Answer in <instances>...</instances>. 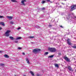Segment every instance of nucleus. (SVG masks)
<instances>
[{
    "label": "nucleus",
    "instance_id": "nucleus-1",
    "mask_svg": "<svg viewBox=\"0 0 76 76\" xmlns=\"http://www.w3.org/2000/svg\"><path fill=\"white\" fill-rule=\"evenodd\" d=\"M41 49L38 48H36L33 50V53L34 54H37L38 52L40 51Z\"/></svg>",
    "mask_w": 76,
    "mask_h": 76
},
{
    "label": "nucleus",
    "instance_id": "nucleus-2",
    "mask_svg": "<svg viewBox=\"0 0 76 76\" xmlns=\"http://www.w3.org/2000/svg\"><path fill=\"white\" fill-rule=\"evenodd\" d=\"M48 49L51 53H55L56 51V49L54 48H49Z\"/></svg>",
    "mask_w": 76,
    "mask_h": 76
},
{
    "label": "nucleus",
    "instance_id": "nucleus-3",
    "mask_svg": "<svg viewBox=\"0 0 76 76\" xmlns=\"http://www.w3.org/2000/svg\"><path fill=\"white\" fill-rule=\"evenodd\" d=\"M10 30H7L6 32L5 33L4 35L5 36H6V37H9V36L10 34H9V33H10Z\"/></svg>",
    "mask_w": 76,
    "mask_h": 76
},
{
    "label": "nucleus",
    "instance_id": "nucleus-4",
    "mask_svg": "<svg viewBox=\"0 0 76 76\" xmlns=\"http://www.w3.org/2000/svg\"><path fill=\"white\" fill-rule=\"evenodd\" d=\"M71 7L72 10L71 11H73V10H74L75 9H76V5L71 6Z\"/></svg>",
    "mask_w": 76,
    "mask_h": 76
},
{
    "label": "nucleus",
    "instance_id": "nucleus-5",
    "mask_svg": "<svg viewBox=\"0 0 76 76\" xmlns=\"http://www.w3.org/2000/svg\"><path fill=\"white\" fill-rule=\"evenodd\" d=\"M25 1H26V0H22L21 1V3L22 4V5L23 6H25Z\"/></svg>",
    "mask_w": 76,
    "mask_h": 76
},
{
    "label": "nucleus",
    "instance_id": "nucleus-6",
    "mask_svg": "<svg viewBox=\"0 0 76 76\" xmlns=\"http://www.w3.org/2000/svg\"><path fill=\"white\" fill-rule=\"evenodd\" d=\"M64 58L66 60V61H70V59L67 57H65Z\"/></svg>",
    "mask_w": 76,
    "mask_h": 76
},
{
    "label": "nucleus",
    "instance_id": "nucleus-7",
    "mask_svg": "<svg viewBox=\"0 0 76 76\" xmlns=\"http://www.w3.org/2000/svg\"><path fill=\"white\" fill-rule=\"evenodd\" d=\"M7 18L9 19V20H12L13 18V17L12 16H7Z\"/></svg>",
    "mask_w": 76,
    "mask_h": 76
},
{
    "label": "nucleus",
    "instance_id": "nucleus-8",
    "mask_svg": "<svg viewBox=\"0 0 76 76\" xmlns=\"http://www.w3.org/2000/svg\"><path fill=\"white\" fill-rule=\"evenodd\" d=\"M26 61H27V63L29 64H30V62H29V60L28 59V58H26Z\"/></svg>",
    "mask_w": 76,
    "mask_h": 76
},
{
    "label": "nucleus",
    "instance_id": "nucleus-9",
    "mask_svg": "<svg viewBox=\"0 0 76 76\" xmlns=\"http://www.w3.org/2000/svg\"><path fill=\"white\" fill-rule=\"evenodd\" d=\"M67 43L68 44H69V45H71V44H71V43H70V39H67Z\"/></svg>",
    "mask_w": 76,
    "mask_h": 76
},
{
    "label": "nucleus",
    "instance_id": "nucleus-10",
    "mask_svg": "<svg viewBox=\"0 0 76 76\" xmlns=\"http://www.w3.org/2000/svg\"><path fill=\"white\" fill-rule=\"evenodd\" d=\"M68 69L70 71H72V72H73V70L72 69V68L70 66L68 67Z\"/></svg>",
    "mask_w": 76,
    "mask_h": 76
},
{
    "label": "nucleus",
    "instance_id": "nucleus-11",
    "mask_svg": "<svg viewBox=\"0 0 76 76\" xmlns=\"http://www.w3.org/2000/svg\"><path fill=\"white\" fill-rule=\"evenodd\" d=\"M4 56L5 58H9V56L7 55H5Z\"/></svg>",
    "mask_w": 76,
    "mask_h": 76
},
{
    "label": "nucleus",
    "instance_id": "nucleus-12",
    "mask_svg": "<svg viewBox=\"0 0 76 76\" xmlns=\"http://www.w3.org/2000/svg\"><path fill=\"white\" fill-rule=\"evenodd\" d=\"M34 38V36H33V37L30 36L28 37V38H29L30 39H33V38Z\"/></svg>",
    "mask_w": 76,
    "mask_h": 76
},
{
    "label": "nucleus",
    "instance_id": "nucleus-13",
    "mask_svg": "<svg viewBox=\"0 0 76 76\" xmlns=\"http://www.w3.org/2000/svg\"><path fill=\"white\" fill-rule=\"evenodd\" d=\"M22 39V37H17L16 38V40H18L19 39Z\"/></svg>",
    "mask_w": 76,
    "mask_h": 76
},
{
    "label": "nucleus",
    "instance_id": "nucleus-14",
    "mask_svg": "<svg viewBox=\"0 0 76 76\" xmlns=\"http://www.w3.org/2000/svg\"><path fill=\"white\" fill-rule=\"evenodd\" d=\"M54 55H52L50 56H49L48 57V58H53V57H54Z\"/></svg>",
    "mask_w": 76,
    "mask_h": 76
},
{
    "label": "nucleus",
    "instance_id": "nucleus-15",
    "mask_svg": "<svg viewBox=\"0 0 76 76\" xmlns=\"http://www.w3.org/2000/svg\"><path fill=\"white\" fill-rule=\"evenodd\" d=\"M10 39L11 40H13L14 39V38L12 37H10Z\"/></svg>",
    "mask_w": 76,
    "mask_h": 76
},
{
    "label": "nucleus",
    "instance_id": "nucleus-16",
    "mask_svg": "<svg viewBox=\"0 0 76 76\" xmlns=\"http://www.w3.org/2000/svg\"><path fill=\"white\" fill-rule=\"evenodd\" d=\"M30 73L31 75H32V76H34V72L32 71H30Z\"/></svg>",
    "mask_w": 76,
    "mask_h": 76
},
{
    "label": "nucleus",
    "instance_id": "nucleus-17",
    "mask_svg": "<svg viewBox=\"0 0 76 76\" xmlns=\"http://www.w3.org/2000/svg\"><path fill=\"white\" fill-rule=\"evenodd\" d=\"M0 66H4L5 64H0Z\"/></svg>",
    "mask_w": 76,
    "mask_h": 76
},
{
    "label": "nucleus",
    "instance_id": "nucleus-18",
    "mask_svg": "<svg viewBox=\"0 0 76 76\" xmlns=\"http://www.w3.org/2000/svg\"><path fill=\"white\" fill-rule=\"evenodd\" d=\"M55 66L56 67L58 68V64H55Z\"/></svg>",
    "mask_w": 76,
    "mask_h": 76
},
{
    "label": "nucleus",
    "instance_id": "nucleus-19",
    "mask_svg": "<svg viewBox=\"0 0 76 76\" xmlns=\"http://www.w3.org/2000/svg\"><path fill=\"white\" fill-rule=\"evenodd\" d=\"M1 24L3 26H4V23H1Z\"/></svg>",
    "mask_w": 76,
    "mask_h": 76
},
{
    "label": "nucleus",
    "instance_id": "nucleus-20",
    "mask_svg": "<svg viewBox=\"0 0 76 76\" xmlns=\"http://www.w3.org/2000/svg\"><path fill=\"white\" fill-rule=\"evenodd\" d=\"M12 2H16V1L15 0H11Z\"/></svg>",
    "mask_w": 76,
    "mask_h": 76
},
{
    "label": "nucleus",
    "instance_id": "nucleus-21",
    "mask_svg": "<svg viewBox=\"0 0 76 76\" xmlns=\"http://www.w3.org/2000/svg\"><path fill=\"white\" fill-rule=\"evenodd\" d=\"M48 54V52H46L45 53V55H47Z\"/></svg>",
    "mask_w": 76,
    "mask_h": 76
},
{
    "label": "nucleus",
    "instance_id": "nucleus-22",
    "mask_svg": "<svg viewBox=\"0 0 76 76\" xmlns=\"http://www.w3.org/2000/svg\"><path fill=\"white\" fill-rule=\"evenodd\" d=\"M66 18H67L68 19H69V18H70V16H69V15L68 16H67Z\"/></svg>",
    "mask_w": 76,
    "mask_h": 76
},
{
    "label": "nucleus",
    "instance_id": "nucleus-23",
    "mask_svg": "<svg viewBox=\"0 0 76 76\" xmlns=\"http://www.w3.org/2000/svg\"><path fill=\"white\" fill-rule=\"evenodd\" d=\"M45 3V1H43L42 2V4H44V3Z\"/></svg>",
    "mask_w": 76,
    "mask_h": 76
},
{
    "label": "nucleus",
    "instance_id": "nucleus-24",
    "mask_svg": "<svg viewBox=\"0 0 76 76\" xmlns=\"http://www.w3.org/2000/svg\"><path fill=\"white\" fill-rule=\"evenodd\" d=\"M18 49L19 50H21V49H22V48H20V47H18Z\"/></svg>",
    "mask_w": 76,
    "mask_h": 76
},
{
    "label": "nucleus",
    "instance_id": "nucleus-25",
    "mask_svg": "<svg viewBox=\"0 0 76 76\" xmlns=\"http://www.w3.org/2000/svg\"><path fill=\"white\" fill-rule=\"evenodd\" d=\"M3 18V16L0 15V18Z\"/></svg>",
    "mask_w": 76,
    "mask_h": 76
},
{
    "label": "nucleus",
    "instance_id": "nucleus-26",
    "mask_svg": "<svg viewBox=\"0 0 76 76\" xmlns=\"http://www.w3.org/2000/svg\"><path fill=\"white\" fill-rule=\"evenodd\" d=\"M72 48H76V46H72Z\"/></svg>",
    "mask_w": 76,
    "mask_h": 76
},
{
    "label": "nucleus",
    "instance_id": "nucleus-27",
    "mask_svg": "<svg viewBox=\"0 0 76 76\" xmlns=\"http://www.w3.org/2000/svg\"><path fill=\"white\" fill-rule=\"evenodd\" d=\"M45 9V8L44 7H43L42 8V10H44Z\"/></svg>",
    "mask_w": 76,
    "mask_h": 76
},
{
    "label": "nucleus",
    "instance_id": "nucleus-28",
    "mask_svg": "<svg viewBox=\"0 0 76 76\" xmlns=\"http://www.w3.org/2000/svg\"><path fill=\"white\" fill-rule=\"evenodd\" d=\"M21 28L20 27H18V29H20Z\"/></svg>",
    "mask_w": 76,
    "mask_h": 76
},
{
    "label": "nucleus",
    "instance_id": "nucleus-29",
    "mask_svg": "<svg viewBox=\"0 0 76 76\" xmlns=\"http://www.w3.org/2000/svg\"><path fill=\"white\" fill-rule=\"evenodd\" d=\"M2 52H3V51H0V53H2Z\"/></svg>",
    "mask_w": 76,
    "mask_h": 76
},
{
    "label": "nucleus",
    "instance_id": "nucleus-30",
    "mask_svg": "<svg viewBox=\"0 0 76 76\" xmlns=\"http://www.w3.org/2000/svg\"><path fill=\"white\" fill-rule=\"evenodd\" d=\"M2 29V28H1V27H0V30H1V29Z\"/></svg>",
    "mask_w": 76,
    "mask_h": 76
},
{
    "label": "nucleus",
    "instance_id": "nucleus-31",
    "mask_svg": "<svg viewBox=\"0 0 76 76\" xmlns=\"http://www.w3.org/2000/svg\"><path fill=\"white\" fill-rule=\"evenodd\" d=\"M37 76H39V74H37Z\"/></svg>",
    "mask_w": 76,
    "mask_h": 76
},
{
    "label": "nucleus",
    "instance_id": "nucleus-32",
    "mask_svg": "<svg viewBox=\"0 0 76 76\" xmlns=\"http://www.w3.org/2000/svg\"><path fill=\"white\" fill-rule=\"evenodd\" d=\"M23 55H25V53H23Z\"/></svg>",
    "mask_w": 76,
    "mask_h": 76
},
{
    "label": "nucleus",
    "instance_id": "nucleus-33",
    "mask_svg": "<svg viewBox=\"0 0 76 76\" xmlns=\"http://www.w3.org/2000/svg\"><path fill=\"white\" fill-rule=\"evenodd\" d=\"M50 1V0H47V1H48V2H49V1Z\"/></svg>",
    "mask_w": 76,
    "mask_h": 76
},
{
    "label": "nucleus",
    "instance_id": "nucleus-34",
    "mask_svg": "<svg viewBox=\"0 0 76 76\" xmlns=\"http://www.w3.org/2000/svg\"><path fill=\"white\" fill-rule=\"evenodd\" d=\"M11 24H13V22H11Z\"/></svg>",
    "mask_w": 76,
    "mask_h": 76
},
{
    "label": "nucleus",
    "instance_id": "nucleus-35",
    "mask_svg": "<svg viewBox=\"0 0 76 76\" xmlns=\"http://www.w3.org/2000/svg\"><path fill=\"white\" fill-rule=\"evenodd\" d=\"M60 27H61V28H63V26H60Z\"/></svg>",
    "mask_w": 76,
    "mask_h": 76
},
{
    "label": "nucleus",
    "instance_id": "nucleus-36",
    "mask_svg": "<svg viewBox=\"0 0 76 76\" xmlns=\"http://www.w3.org/2000/svg\"><path fill=\"white\" fill-rule=\"evenodd\" d=\"M31 44H34L33 42H31Z\"/></svg>",
    "mask_w": 76,
    "mask_h": 76
},
{
    "label": "nucleus",
    "instance_id": "nucleus-37",
    "mask_svg": "<svg viewBox=\"0 0 76 76\" xmlns=\"http://www.w3.org/2000/svg\"><path fill=\"white\" fill-rule=\"evenodd\" d=\"M58 54H59V55H60V54H61L60 53H59Z\"/></svg>",
    "mask_w": 76,
    "mask_h": 76
},
{
    "label": "nucleus",
    "instance_id": "nucleus-38",
    "mask_svg": "<svg viewBox=\"0 0 76 76\" xmlns=\"http://www.w3.org/2000/svg\"><path fill=\"white\" fill-rule=\"evenodd\" d=\"M62 4H63V3H62Z\"/></svg>",
    "mask_w": 76,
    "mask_h": 76
},
{
    "label": "nucleus",
    "instance_id": "nucleus-39",
    "mask_svg": "<svg viewBox=\"0 0 76 76\" xmlns=\"http://www.w3.org/2000/svg\"><path fill=\"white\" fill-rule=\"evenodd\" d=\"M23 76H26V75H23Z\"/></svg>",
    "mask_w": 76,
    "mask_h": 76
},
{
    "label": "nucleus",
    "instance_id": "nucleus-40",
    "mask_svg": "<svg viewBox=\"0 0 76 76\" xmlns=\"http://www.w3.org/2000/svg\"><path fill=\"white\" fill-rule=\"evenodd\" d=\"M15 42V43L18 42Z\"/></svg>",
    "mask_w": 76,
    "mask_h": 76
},
{
    "label": "nucleus",
    "instance_id": "nucleus-41",
    "mask_svg": "<svg viewBox=\"0 0 76 76\" xmlns=\"http://www.w3.org/2000/svg\"><path fill=\"white\" fill-rule=\"evenodd\" d=\"M51 26V25H49V26Z\"/></svg>",
    "mask_w": 76,
    "mask_h": 76
},
{
    "label": "nucleus",
    "instance_id": "nucleus-42",
    "mask_svg": "<svg viewBox=\"0 0 76 76\" xmlns=\"http://www.w3.org/2000/svg\"><path fill=\"white\" fill-rule=\"evenodd\" d=\"M64 0L65 1H66V0Z\"/></svg>",
    "mask_w": 76,
    "mask_h": 76
},
{
    "label": "nucleus",
    "instance_id": "nucleus-43",
    "mask_svg": "<svg viewBox=\"0 0 76 76\" xmlns=\"http://www.w3.org/2000/svg\"><path fill=\"white\" fill-rule=\"evenodd\" d=\"M15 76H16V75H15Z\"/></svg>",
    "mask_w": 76,
    "mask_h": 76
},
{
    "label": "nucleus",
    "instance_id": "nucleus-44",
    "mask_svg": "<svg viewBox=\"0 0 76 76\" xmlns=\"http://www.w3.org/2000/svg\"><path fill=\"white\" fill-rule=\"evenodd\" d=\"M72 15H73V14H72Z\"/></svg>",
    "mask_w": 76,
    "mask_h": 76
}]
</instances>
